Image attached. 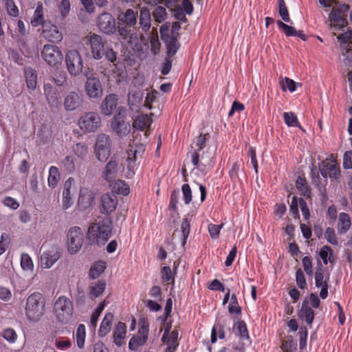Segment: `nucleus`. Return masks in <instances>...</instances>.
<instances>
[{
  "label": "nucleus",
  "instance_id": "obj_30",
  "mask_svg": "<svg viewBox=\"0 0 352 352\" xmlns=\"http://www.w3.org/2000/svg\"><path fill=\"white\" fill-rule=\"evenodd\" d=\"M47 21L48 20H45L44 17V8L43 3L39 1L36 3V9L30 20V24L33 28H37L38 26L42 27L45 21Z\"/></svg>",
  "mask_w": 352,
  "mask_h": 352
},
{
  "label": "nucleus",
  "instance_id": "obj_24",
  "mask_svg": "<svg viewBox=\"0 0 352 352\" xmlns=\"http://www.w3.org/2000/svg\"><path fill=\"white\" fill-rule=\"evenodd\" d=\"M44 93L50 107L57 108L59 105V93L57 89L50 84L44 85Z\"/></svg>",
  "mask_w": 352,
  "mask_h": 352
},
{
  "label": "nucleus",
  "instance_id": "obj_61",
  "mask_svg": "<svg viewBox=\"0 0 352 352\" xmlns=\"http://www.w3.org/2000/svg\"><path fill=\"white\" fill-rule=\"evenodd\" d=\"M58 10L63 18L66 17L70 11V2L69 0H61L60 2Z\"/></svg>",
  "mask_w": 352,
  "mask_h": 352
},
{
  "label": "nucleus",
  "instance_id": "obj_14",
  "mask_svg": "<svg viewBox=\"0 0 352 352\" xmlns=\"http://www.w3.org/2000/svg\"><path fill=\"white\" fill-rule=\"evenodd\" d=\"M320 170L324 177L329 176L331 178H338L340 175V168L336 157L332 154L330 155L325 161L322 162Z\"/></svg>",
  "mask_w": 352,
  "mask_h": 352
},
{
  "label": "nucleus",
  "instance_id": "obj_58",
  "mask_svg": "<svg viewBox=\"0 0 352 352\" xmlns=\"http://www.w3.org/2000/svg\"><path fill=\"white\" fill-rule=\"evenodd\" d=\"M65 170L69 173H72L75 170L74 159L72 156H66L61 162Z\"/></svg>",
  "mask_w": 352,
  "mask_h": 352
},
{
  "label": "nucleus",
  "instance_id": "obj_13",
  "mask_svg": "<svg viewBox=\"0 0 352 352\" xmlns=\"http://www.w3.org/2000/svg\"><path fill=\"white\" fill-rule=\"evenodd\" d=\"M81 130L85 133L95 132L101 124L100 116L95 112H88L80 118L78 122Z\"/></svg>",
  "mask_w": 352,
  "mask_h": 352
},
{
  "label": "nucleus",
  "instance_id": "obj_31",
  "mask_svg": "<svg viewBox=\"0 0 352 352\" xmlns=\"http://www.w3.org/2000/svg\"><path fill=\"white\" fill-rule=\"evenodd\" d=\"M298 316L301 320H305L307 324L311 325L312 324L314 318V311L309 306L307 299H305L302 301L301 308L298 312Z\"/></svg>",
  "mask_w": 352,
  "mask_h": 352
},
{
  "label": "nucleus",
  "instance_id": "obj_40",
  "mask_svg": "<svg viewBox=\"0 0 352 352\" xmlns=\"http://www.w3.org/2000/svg\"><path fill=\"white\" fill-rule=\"evenodd\" d=\"M165 43L167 48V55L168 57L173 56L177 52L179 47V43L177 41V37L172 36H168L165 39Z\"/></svg>",
  "mask_w": 352,
  "mask_h": 352
},
{
  "label": "nucleus",
  "instance_id": "obj_55",
  "mask_svg": "<svg viewBox=\"0 0 352 352\" xmlns=\"http://www.w3.org/2000/svg\"><path fill=\"white\" fill-rule=\"evenodd\" d=\"M278 12L282 19L287 23H290L291 19L289 18L288 10L286 7L284 0H278Z\"/></svg>",
  "mask_w": 352,
  "mask_h": 352
},
{
  "label": "nucleus",
  "instance_id": "obj_23",
  "mask_svg": "<svg viewBox=\"0 0 352 352\" xmlns=\"http://www.w3.org/2000/svg\"><path fill=\"white\" fill-rule=\"evenodd\" d=\"M118 173V164L114 160H111L105 166L102 177L109 184L116 180Z\"/></svg>",
  "mask_w": 352,
  "mask_h": 352
},
{
  "label": "nucleus",
  "instance_id": "obj_43",
  "mask_svg": "<svg viewBox=\"0 0 352 352\" xmlns=\"http://www.w3.org/2000/svg\"><path fill=\"white\" fill-rule=\"evenodd\" d=\"M60 179V175L58 168L54 166H50L47 178L49 186L52 188H54L57 186Z\"/></svg>",
  "mask_w": 352,
  "mask_h": 352
},
{
  "label": "nucleus",
  "instance_id": "obj_62",
  "mask_svg": "<svg viewBox=\"0 0 352 352\" xmlns=\"http://www.w3.org/2000/svg\"><path fill=\"white\" fill-rule=\"evenodd\" d=\"M182 191L183 194V199L186 205H188L192 201V190L188 184H184L182 186Z\"/></svg>",
  "mask_w": 352,
  "mask_h": 352
},
{
  "label": "nucleus",
  "instance_id": "obj_8",
  "mask_svg": "<svg viewBox=\"0 0 352 352\" xmlns=\"http://www.w3.org/2000/svg\"><path fill=\"white\" fill-rule=\"evenodd\" d=\"M84 242V234L80 228L74 226L71 228L67 233L66 246L71 254H76L81 249Z\"/></svg>",
  "mask_w": 352,
  "mask_h": 352
},
{
  "label": "nucleus",
  "instance_id": "obj_54",
  "mask_svg": "<svg viewBox=\"0 0 352 352\" xmlns=\"http://www.w3.org/2000/svg\"><path fill=\"white\" fill-rule=\"evenodd\" d=\"M283 119L288 126H298L299 122L297 116L293 112H285Z\"/></svg>",
  "mask_w": 352,
  "mask_h": 352
},
{
  "label": "nucleus",
  "instance_id": "obj_37",
  "mask_svg": "<svg viewBox=\"0 0 352 352\" xmlns=\"http://www.w3.org/2000/svg\"><path fill=\"white\" fill-rule=\"evenodd\" d=\"M351 226L350 216L345 212H340L338 218V230L340 234L346 232Z\"/></svg>",
  "mask_w": 352,
  "mask_h": 352
},
{
  "label": "nucleus",
  "instance_id": "obj_12",
  "mask_svg": "<svg viewBox=\"0 0 352 352\" xmlns=\"http://www.w3.org/2000/svg\"><path fill=\"white\" fill-rule=\"evenodd\" d=\"M41 56L50 66H57L61 63L63 56L59 47L56 45L47 44L41 50Z\"/></svg>",
  "mask_w": 352,
  "mask_h": 352
},
{
  "label": "nucleus",
  "instance_id": "obj_34",
  "mask_svg": "<svg viewBox=\"0 0 352 352\" xmlns=\"http://www.w3.org/2000/svg\"><path fill=\"white\" fill-rule=\"evenodd\" d=\"M25 82L28 89L34 91L37 85L36 72L31 67H26L24 70Z\"/></svg>",
  "mask_w": 352,
  "mask_h": 352
},
{
  "label": "nucleus",
  "instance_id": "obj_10",
  "mask_svg": "<svg viewBox=\"0 0 352 352\" xmlns=\"http://www.w3.org/2000/svg\"><path fill=\"white\" fill-rule=\"evenodd\" d=\"M65 63L69 74L77 76L82 73L83 61L79 52L76 50H69L65 56Z\"/></svg>",
  "mask_w": 352,
  "mask_h": 352
},
{
  "label": "nucleus",
  "instance_id": "obj_59",
  "mask_svg": "<svg viewBox=\"0 0 352 352\" xmlns=\"http://www.w3.org/2000/svg\"><path fill=\"white\" fill-rule=\"evenodd\" d=\"M296 85L297 83L294 80L285 77L282 82L281 88L284 91L289 90L290 92H294L296 89Z\"/></svg>",
  "mask_w": 352,
  "mask_h": 352
},
{
  "label": "nucleus",
  "instance_id": "obj_44",
  "mask_svg": "<svg viewBox=\"0 0 352 352\" xmlns=\"http://www.w3.org/2000/svg\"><path fill=\"white\" fill-rule=\"evenodd\" d=\"M75 336L76 344L78 348H84L86 337V329L84 324H80L78 326Z\"/></svg>",
  "mask_w": 352,
  "mask_h": 352
},
{
  "label": "nucleus",
  "instance_id": "obj_42",
  "mask_svg": "<svg viewBox=\"0 0 352 352\" xmlns=\"http://www.w3.org/2000/svg\"><path fill=\"white\" fill-rule=\"evenodd\" d=\"M233 328L236 329V333L241 340H245L250 338L249 332L244 321L238 320L234 322Z\"/></svg>",
  "mask_w": 352,
  "mask_h": 352
},
{
  "label": "nucleus",
  "instance_id": "obj_4",
  "mask_svg": "<svg viewBox=\"0 0 352 352\" xmlns=\"http://www.w3.org/2000/svg\"><path fill=\"white\" fill-rule=\"evenodd\" d=\"M149 334V323L143 318L139 320L137 333L133 335L129 342V349L134 352H140L147 342Z\"/></svg>",
  "mask_w": 352,
  "mask_h": 352
},
{
  "label": "nucleus",
  "instance_id": "obj_26",
  "mask_svg": "<svg viewBox=\"0 0 352 352\" xmlns=\"http://www.w3.org/2000/svg\"><path fill=\"white\" fill-rule=\"evenodd\" d=\"M169 330L166 329L162 336V341L166 342L167 348L166 352H175L178 346V332L176 330L172 331L168 334Z\"/></svg>",
  "mask_w": 352,
  "mask_h": 352
},
{
  "label": "nucleus",
  "instance_id": "obj_51",
  "mask_svg": "<svg viewBox=\"0 0 352 352\" xmlns=\"http://www.w3.org/2000/svg\"><path fill=\"white\" fill-rule=\"evenodd\" d=\"M54 346L60 351H66L72 346V342L66 338H58L54 340Z\"/></svg>",
  "mask_w": 352,
  "mask_h": 352
},
{
  "label": "nucleus",
  "instance_id": "obj_6",
  "mask_svg": "<svg viewBox=\"0 0 352 352\" xmlns=\"http://www.w3.org/2000/svg\"><path fill=\"white\" fill-rule=\"evenodd\" d=\"M54 311L57 320L62 323H67L73 314V304L66 296H60L55 302Z\"/></svg>",
  "mask_w": 352,
  "mask_h": 352
},
{
  "label": "nucleus",
  "instance_id": "obj_1",
  "mask_svg": "<svg viewBox=\"0 0 352 352\" xmlns=\"http://www.w3.org/2000/svg\"><path fill=\"white\" fill-rule=\"evenodd\" d=\"M46 301L40 292L31 294L26 299L25 314L27 319L33 322H38L46 311Z\"/></svg>",
  "mask_w": 352,
  "mask_h": 352
},
{
  "label": "nucleus",
  "instance_id": "obj_9",
  "mask_svg": "<svg viewBox=\"0 0 352 352\" xmlns=\"http://www.w3.org/2000/svg\"><path fill=\"white\" fill-rule=\"evenodd\" d=\"M111 150V140L109 135L100 133L96 138L94 152L97 159L105 162L109 158Z\"/></svg>",
  "mask_w": 352,
  "mask_h": 352
},
{
  "label": "nucleus",
  "instance_id": "obj_57",
  "mask_svg": "<svg viewBox=\"0 0 352 352\" xmlns=\"http://www.w3.org/2000/svg\"><path fill=\"white\" fill-rule=\"evenodd\" d=\"M277 25L280 30L284 32L287 36H296V30L294 27L288 25L281 21H277Z\"/></svg>",
  "mask_w": 352,
  "mask_h": 352
},
{
  "label": "nucleus",
  "instance_id": "obj_52",
  "mask_svg": "<svg viewBox=\"0 0 352 352\" xmlns=\"http://www.w3.org/2000/svg\"><path fill=\"white\" fill-rule=\"evenodd\" d=\"M166 10L162 6H157L153 12V16L155 21L157 23H162L166 19Z\"/></svg>",
  "mask_w": 352,
  "mask_h": 352
},
{
  "label": "nucleus",
  "instance_id": "obj_27",
  "mask_svg": "<svg viewBox=\"0 0 352 352\" xmlns=\"http://www.w3.org/2000/svg\"><path fill=\"white\" fill-rule=\"evenodd\" d=\"M126 336V325L122 322H118L113 331V342L118 346H121L124 343Z\"/></svg>",
  "mask_w": 352,
  "mask_h": 352
},
{
  "label": "nucleus",
  "instance_id": "obj_48",
  "mask_svg": "<svg viewBox=\"0 0 352 352\" xmlns=\"http://www.w3.org/2000/svg\"><path fill=\"white\" fill-rule=\"evenodd\" d=\"M319 256L322 259L324 265H327L328 262H333V250L328 245H324L320 249Z\"/></svg>",
  "mask_w": 352,
  "mask_h": 352
},
{
  "label": "nucleus",
  "instance_id": "obj_25",
  "mask_svg": "<svg viewBox=\"0 0 352 352\" xmlns=\"http://www.w3.org/2000/svg\"><path fill=\"white\" fill-rule=\"evenodd\" d=\"M230 324V320L228 318H224L221 320H219L217 322L212 329L211 332V342L212 343H215L217 340V338L219 339L225 338V327Z\"/></svg>",
  "mask_w": 352,
  "mask_h": 352
},
{
  "label": "nucleus",
  "instance_id": "obj_38",
  "mask_svg": "<svg viewBox=\"0 0 352 352\" xmlns=\"http://www.w3.org/2000/svg\"><path fill=\"white\" fill-rule=\"evenodd\" d=\"M107 284L104 280H98L91 284L89 287V294L92 299L96 298L102 294L105 290Z\"/></svg>",
  "mask_w": 352,
  "mask_h": 352
},
{
  "label": "nucleus",
  "instance_id": "obj_41",
  "mask_svg": "<svg viewBox=\"0 0 352 352\" xmlns=\"http://www.w3.org/2000/svg\"><path fill=\"white\" fill-rule=\"evenodd\" d=\"M296 186L301 195L308 198L311 197V188L306 179L302 177H298L296 181Z\"/></svg>",
  "mask_w": 352,
  "mask_h": 352
},
{
  "label": "nucleus",
  "instance_id": "obj_29",
  "mask_svg": "<svg viewBox=\"0 0 352 352\" xmlns=\"http://www.w3.org/2000/svg\"><path fill=\"white\" fill-rule=\"evenodd\" d=\"M118 98L115 94L106 96L101 104V112L105 116H110L117 107Z\"/></svg>",
  "mask_w": 352,
  "mask_h": 352
},
{
  "label": "nucleus",
  "instance_id": "obj_16",
  "mask_svg": "<svg viewBox=\"0 0 352 352\" xmlns=\"http://www.w3.org/2000/svg\"><path fill=\"white\" fill-rule=\"evenodd\" d=\"M88 45L90 46L92 57L95 60H100L104 54V43L102 37L96 34L89 36Z\"/></svg>",
  "mask_w": 352,
  "mask_h": 352
},
{
  "label": "nucleus",
  "instance_id": "obj_5",
  "mask_svg": "<svg viewBox=\"0 0 352 352\" xmlns=\"http://www.w3.org/2000/svg\"><path fill=\"white\" fill-rule=\"evenodd\" d=\"M349 10V5L345 3L337 4L332 7L328 20L331 29L340 30L347 25L346 16Z\"/></svg>",
  "mask_w": 352,
  "mask_h": 352
},
{
  "label": "nucleus",
  "instance_id": "obj_7",
  "mask_svg": "<svg viewBox=\"0 0 352 352\" xmlns=\"http://www.w3.org/2000/svg\"><path fill=\"white\" fill-rule=\"evenodd\" d=\"M111 127L113 131L119 137L126 136L131 131L129 122L126 121V109L124 107H119L118 112L113 116Z\"/></svg>",
  "mask_w": 352,
  "mask_h": 352
},
{
  "label": "nucleus",
  "instance_id": "obj_19",
  "mask_svg": "<svg viewBox=\"0 0 352 352\" xmlns=\"http://www.w3.org/2000/svg\"><path fill=\"white\" fill-rule=\"evenodd\" d=\"M138 12L128 8L125 12L120 13L118 16V27L122 26L127 29L134 28L137 24Z\"/></svg>",
  "mask_w": 352,
  "mask_h": 352
},
{
  "label": "nucleus",
  "instance_id": "obj_18",
  "mask_svg": "<svg viewBox=\"0 0 352 352\" xmlns=\"http://www.w3.org/2000/svg\"><path fill=\"white\" fill-rule=\"evenodd\" d=\"M97 25L100 30L107 34L116 32V22L113 16L108 12H103L97 19Z\"/></svg>",
  "mask_w": 352,
  "mask_h": 352
},
{
  "label": "nucleus",
  "instance_id": "obj_15",
  "mask_svg": "<svg viewBox=\"0 0 352 352\" xmlns=\"http://www.w3.org/2000/svg\"><path fill=\"white\" fill-rule=\"evenodd\" d=\"M85 90L90 99H98L102 96L103 90L100 80L95 76L87 77Z\"/></svg>",
  "mask_w": 352,
  "mask_h": 352
},
{
  "label": "nucleus",
  "instance_id": "obj_53",
  "mask_svg": "<svg viewBox=\"0 0 352 352\" xmlns=\"http://www.w3.org/2000/svg\"><path fill=\"white\" fill-rule=\"evenodd\" d=\"M9 16L16 17L19 16V9L14 0H3Z\"/></svg>",
  "mask_w": 352,
  "mask_h": 352
},
{
  "label": "nucleus",
  "instance_id": "obj_60",
  "mask_svg": "<svg viewBox=\"0 0 352 352\" xmlns=\"http://www.w3.org/2000/svg\"><path fill=\"white\" fill-rule=\"evenodd\" d=\"M315 280H316V286L317 287H320L324 285H328L327 282L324 280V275H323V268L320 265L319 267H318L316 274H315Z\"/></svg>",
  "mask_w": 352,
  "mask_h": 352
},
{
  "label": "nucleus",
  "instance_id": "obj_21",
  "mask_svg": "<svg viewBox=\"0 0 352 352\" xmlns=\"http://www.w3.org/2000/svg\"><path fill=\"white\" fill-rule=\"evenodd\" d=\"M82 103V96L74 91L67 93L64 98L63 106L67 111H72L78 109Z\"/></svg>",
  "mask_w": 352,
  "mask_h": 352
},
{
  "label": "nucleus",
  "instance_id": "obj_32",
  "mask_svg": "<svg viewBox=\"0 0 352 352\" xmlns=\"http://www.w3.org/2000/svg\"><path fill=\"white\" fill-rule=\"evenodd\" d=\"M73 182L74 179L72 177H69L65 181L64 184V188L63 191V208L65 210L70 208L73 204L70 192V189Z\"/></svg>",
  "mask_w": 352,
  "mask_h": 352
},
{
  "label": "nucleus",
  "instance_id": "obj_49",
  "mask_svg": "<svg viewBox=\"0 0 352 352\" xmlns=\"http://www.w3.org/2000/svg\"><path fill=\"white\" fill-rule=\"evenodd\" d=\"M73 151L78 157L85 159L88 155L89 148L85 144L77 143L73 146Z\"/></svg>",
  "mask_w": 352,
  "mask_h": 352
},
{
  "label": "nucleus",
  "instance_id": "obj_11",
  "mask_svg": "<svg viewBox=\"0 0 352 352\" xmlns=\"http://www.w3.org/2000/svg\"><path fill=\"white\" fill-rule=\"evenodd\" d=\"M118 35L120 38L129 44V45L134 49L139 50L141 48L142 40L143 34L138 31H133L132 29H127L122 26L118 28Z\"/></svg>",
  "mask_w": 352,
  "mask_h": 352
},
{
  "label": "nucleus",
  "instance_id": "obj_36",
  "mask_svg": "<svg viewBox=\"0 0 352 352\" xmlns=\"http://www.w3.org/2000/svg\"><path fill=\"white\" fill-rule=\"evenodd\" d=\"M112 191L116 194L126 196L130 192V188L127 184L124 181L118 179L115 180L109 184Z\"/></svg>",
  "mask_w": 352,
  "mask_h": 352
},
{
  "label": "nucleus",
  "instance_id": "obj_35",
  "mask_svg": "<svg viewBox=\"0 0 352 352\" xmlns=\"http://www.w3.org/2000/svg\"><path fill=\"white\" fill-rule=\"evenodd\" d=\"M113 319V315L111 312L105 314L98 331V335L100 337H104L110 332Z\"/></svg>",
  "mask_w": 352,
  "mask_h": 352
},
{
  "label": "nucleus",
  "instance_id": "obj_39",
  "mask_svg": "<svg viewBox=\"0 0 352 352\" xmlns=\"http://www.w3.org/2000/svg\"><path fill=\"white\" fill-rule=\"evenodd\" d=\"M105 269V262L102 261H99L94 263L90 267L88 274L89 278L92 280L96 279L104 271Z\"/></svg>",
  "mask_w": 352,
  "mask_h": 352
},
{
  "label": "nucleus",
  "instance_id": "obj_50",
  "mask_svg": "<svg viewBox=\"0 0 352 352\" xmlns=\"http://www.w3.org/2000/svg\"><path fill=\"white\" fill-rule=\"evenodd\" d=\"M228 309L230 314L240 315L241 314V308L239 305L237 297L235 294L231 295L230 302Z\"/></svg>",
  "mask_w": 352,
  "mask_h": 352
},
{
  "label": "nucleus",
  "instance_id": "obj_20",
  "mask_svg": "<svg viewBox=\"0 0 352 352\" xmlns=\"http://www.w3.org/2000/svg\"><path fill=\"white\" fill-rule=\"evenodd\" d=\"M118 205L117 197L109 192L102 195L100 197V210L104 214L113 212Z\"/></svg>",
  "mask_w": 352,
  "mask_h": 352
},
{
  "label": "nucleus",
  "instance_id": "obj_47",
  "mask_svg": "<svg viewBox=\"0 0 352 352\" xmlns=\"http://www.w3.org/2000/svg\"><path fill=\"white\" fill-rule=\"evenodd\" d=\"M21 266L24 271L32 272L34 270V263L28 254L23 253L21 254Z\"/></svg>",
  "mask_w": 352,
  "mask_h": 352
},
{
  "label": "nucleus",
  "instance_id": "obj_46",
  "mask_svg": "<svg viewBox=\"0 0 352 352\" xmlns=\"http://www.w3.org/2000/svg\"><path fill=\"white\" fill-rule=\"evenodd\" d=\"M106 305V301L104 300L103 302H100L98 307L95 309V311L92 313L90 318V326L94 329H96L98 323V318L103 311L104 307Z\"/></svg>",
  "mask_w": 352,
  "mask_h": 352
},
{
  "label": "nucleus",
  "instance_id": "obj_45",
  "mask_svg": "<svg viewBox=\"0 0 352 352\" xmlns=\"http://www.w3.org/2000/svg\"><path fill=\"white\" fill-rule=\"evenodd\" d=\"M94 200V196L92 193L87 189L81 190L80 192V196L78 199L79 204H83L86 206L91 205Z\"/></svg>",
  "mask_w": 352,
  "mask_h": 352
},
{
  "label": "nucleus",
  "instance_id": "obj_63",
  "mask_svg": "<svg viewBox=\"0 0 352 352\" xmlns=\"http://www.w3.org/2000/svg\"><path fill=\"white\" fill-rule=\"evenodd\" d=\"M161 276L162 281L164 283H169L170 280H174L171 269L168 266H164L162 268Z\"/></svg>",
  "mask_w": 352,
  "mask_h": 352
},
{
  "label": "nucleus",
  "instance_id": "obj_64",
  "mask_svg": "<svg viewBox=\"0 0 352 352\" xmlns=\"http://www.w3.org/2000/svg\"><path fill=\"white\" fill-rule=\"evenodd\" d=\"M324 237L330 244L334 245L338 244V240L333 228L330 227L327 228L324 232Z\"/></svg>",
  "mask_w": 352,
  "mask_h": 352
},
{
  "label": "nucleus",
  "instance_id": "obj_3",
  "mask_svg": "<svg viewBox=\"0 0 352 352\" xmlns=\"http://www.w3.org/2000/svg\"><path fill=\"white\" fill-rule=\"evenodd\" d=\"M111 234L110 225L102 222L94 223L89 226L87 239L90 244H97L98 246L104 245Z\"/></svg>",
  "mask_w": 352,
  "mask_h": 352
},
{
  "label": "nucleus",
  "instance_id": "obj_28",
  "mask_svg": "<svg viewBox=\"0 0 352 352\" xmlns=\"http://www.w3.org/2000/svg\"><path fill=\"white\" fill-rule=\"evenodd\" d=\"M139 25L142 32H148L151 26V12L147 7H142L140 9Z\"/></svg>",
  "mask_w": 352,
  "mask_h": 352
},
{
  "label": "nucleus",
  "instance_id": "obj_17",
  "mask_svg": "<svg viewBox=\"0 0 352 352\" xmlns=\"http://www.w3.org/2000/svg\"><path fill=\"white\" fill-rule=\"evenodd\" d=\"M41 35L46 40L51 42L58 43L63 39V34L58 27L50 21H45L41 27Z\"/></svg>",
  "mask_w": 352,
  "mask_h": 352
},
{
  "label": "nucleus",
  "instance_id": "obj_56",
  "mask_svg": "<svg viewBox=\"0 0 352 352\" xmlns=\"http://www.w3.org/2000/svg\"><path fill=\"white\" fill-rule=\"evenodd\" d=\"M3 338L9 343L13 344L17 340V334L16 331L11 328H8L2 331Z\"/></svg>",
  "mask_w": 352,
  "mask_h": 352
},
{
  "label": "nucleus",
  "instance_id": "obj_22",
  "mask_svg": "<svg viewBox=\"0 0 352 352\" xmlns=\"http://www.w3.org/2000/svg\"><path fill=\"white\" fill-rule=\"evenodd\" d=\"M60 253L58 250H50L44 252L41 256V265L42 268L50 269L60 258Z\"/></svg>",
  "mask_w": 352,
  "mask_h": 352
},
{
  "label": "nucleus",
  "instance_id": "obj_33",
  "mask_svg": "<svg viewBox=\"0 0 352 352\" xmlns=\"http://www.w3.org/2000/svg\"><path fill=\"white\" fill-rule=\"evenodd\" d=\"M153 120L147 114H140L137 116L133 122V126L138 130H144L148 128Z\"/></svg>",
  "mask_w": 352,
  "mask_h": 352
},
{
  "label": "nucleus",
  "instance_id": "obj_2",
  "mask_svg": "<svg viewBox=\"0 0 352 352\" xmlns=\"http://www.w3.org/2000/svg\"><path fill=\"white\" fill-rule=\"evenodd\" d=\"M206 135L201 134L197 137L195 142L197 148L190 153L192 164L203 173L209 171L214 164L213 157L211 155H205V153L202 151L206 140Z\"/></svg>",
  "mask_w": 352,
  "mask_h": 352
}]
</instances>
